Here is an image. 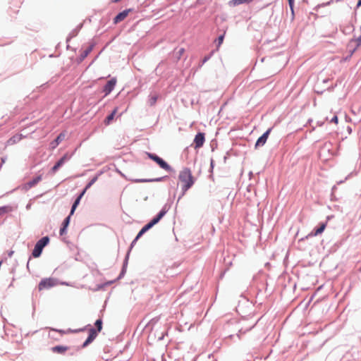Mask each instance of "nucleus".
<instances>
[{"mask_svg": "<svg viewBox=\"0 0 361 361\" xmlns=\"http://www.w3.org/2000/svg\"><path fill=\"white\" fill-rule=\"evenodd\" d=\"M178 179L182 183L183 194L189 190L195 183V178L190 169L185 168L180 171Z\"/></svg>", "mask_w": 361, "mask_h": 361, "instance_id": "1", "label": "nucleus"}, {"mask_svg": "<svg viewBox=\"0 0 361 361\" xmlns=\"http://www.w3.org/2000/svg\"><path fill=\"white\" fill-rule=\"evenodd\" d=\"M166 211L165 209H162L156 217H154L152 220H151L150 222H149L147 224H146L138 233L137 235L135 240L136 241L137 239H139L146 231H147L149 229H150L153 226L157 224L166 214Z\"/></svg>", "mask_w": 361, "mask_h": 361, "instance_id": "2", "label": "nucleus"}, {"mask_svg": "<svg viewBox=\"0 0 361 361\" xmlns=\"http://www.w3.org/2000/svg\"><path fill=\"white\" fill-rule=\"evenodd\" d=\"M49 238L48 236L43 237L38 240L32 250V256L35 258L39 257L42 254L43 248L49 243Z\"/></svg>", "mask_w": 361, "mask_h": 361, "instance_id": "3", "label": "nucleus"}, {"mask_svg": "<svg viewBox=\"0 0 361 361\" xmlns=\"http://www.w3.org/2000/svg\"><path fill=\"white\" fill-rule=\"evenodd\" d=\"M59 284L57 279L54 278H46L42 279L39 285L38 289L39 291L43 290L49 289L52 287H54Z\"/></svg>", "mask_w": 361, "mask_h": 361, "instance_id": "4", "label": "nucleus"}, {"mask_svg": "<svg viewBox=\"0 0 361 361\" xmlns=\"http://www.w3.org/2000/svg\"><path fill=\"white\" fill-rule=\"evenodd\" d=\"M148 157L153 161H154L161 169L166 171H171V166L161 158L154 154L147 153Z\"/></svg>", "mask_w": 361, "mask_h": 361, "instance_id": "5", "label": "nucleus"}, {"mask_svg": "<svg viewBox=\"0 0 361 361\" xmlns=\"http://www.w3.org/2000/svg\"><path fill=\"white\" fill-rule=\"evenodd\" d=\"M205 142V134L204 133H198L193 140L194 148L199 149L202 147Z\"/></svg>", "mask_w": 361, "mask_h": 361, "instance_id": "6", "label": "nucleus"}, {"mask_svg": "<svg viewBox=\"0 0 361 361\" xmlns=\"http://www.w3.org/2000/svg\"><path fill=\"white\" fill-rule=\"evenodd\" d=\"M117 82L116 78H114L109 80L105 86L104 87L103 92L105 93V95H108L111 93V92L114 90L116 84Z\"/></svg>", "mask_w": 361, "mask_h": 361, "instance_id": "7", "label": "nucleus"}, {"mask_svg": "<svg viewBox=\"0 0 361 361\" xmlns=\"http://www.w3.org/2000/svg\"><path fill=\"white\" fill-rule=\"evenodd\" d=\"M271 131V128H269L261 137L258 138L255 144V148L264 145Z\"/></svg>", "mask_w": 361, "mask_h": 361, "instance_id": "8", "label": "nucleus"}, {"mask_svg": "<svg viewBox=\"0 0 361 361\" xmlns=\"http://www.w3.org/2000/svg\"><path fill=\"white\" fill-rule=\"evenodd\" d=\"M133 10L131 8H128L126 10H124L123 11L119 13L114 18V23L117 24L123 20L126 19V18L128 16L129 13L131 12Z\"/></svg>", "mask_w": 361, "mask_h": 361, "instance_id": "9", "label": "nucleus"}, {"mask_svg": "<svg viewBox=\"0 0 361 361\" xmlns=\"http://www.w3.org/2000/svg\"><path fill=\"white\" fill-rule=\"evenodd\" d=\"M91 186H92V185L90 183H88L87 185V186L85 187V188L83 190V191L80 194V195L75 200V202H74V203H73V204L72 206V208H71V214H73L76 207H78V205L80 203V201L81 198L85 195V193L86 192L88 188H90Z\"/></svg>", "mask_w": 361, "mask_h": 361, "instance_id": "10", "label": "nucleus"}, {"mask_svg": "<svg viewBox=\"0 0 361 361\" xmlns=\"http://www.w3.org/2000/svg\"><path fill=\"white\" fill-rule=\"evenodd\" d=\"M25 137L22 134H16L6 141V146H11L19 142Z\"/></svg>", "mask_w": 361, "mask_h": 361, "instance_id": "11", "label": "nucleus"}, {"mask_svg": "<svg viewBox=\"0 0 361 361\" xmlns=\"http://www.w3.org/2000/svg\"><path fill=\"white\" fill-rule=\"evenodd\" d=\"M97 331L95 329H91L90 330L89 336H88L87 338L86 339V341L82 344V347L85 348L88 344L92 343L93 341V340L97 337Z\"/></svg>", "mask_w": 361, "mask_h": 361, "instance_id": "12", "label": "nucleus"}, {"mask_svg": "<svg viewBox=\"0 0 361 361\" xmlns=\"http://www.w3.org/2000/svg\"><path fill=\"white\" fill-rule=\"evenodd\" d=\"M65 137H66L65 133H60L57 136V137L50 143L51 148H53V149L56 148L59 145V143L65 139Z\"/></svg>", "mask_w": 361, "mask_h": 361, "instance_id": "13", "label": "nucleus"}, {"mask_svg": "<svg viewBox=\"0 0 361 361\" xmlns=\"http://www.w3.org/2000/svg\"><path fill=\"white\" fill-rule=\"evenodd\" d=\"M326 226V223H322L319 225V227L314 230V232H312L308 235V236H317L318 235H320L324 232Z\"/></svg>", "mask_w": 361, "mask_h": 361, "instance_id": "14", "label": "nucleus"}, {"mask_svg": "<svg viewBox=\"0 0 361 361\" xmlns=\"http://www.w3.org/2000/svg\"><path fill=\"white\" fill-rule=\"evenodd\" d=\"M42 180V176H37L36 178H35L33 180L27 182L25 185V188L26 190H28L32 187H34L35 185H37L40 180Z\"/></svg>", "mask_w": 361, "mask_h": 361, "instance_id": "15", "label": "nucleus"}, {"mask_svg": "<svg viewBox=\"0 0 361 361\" xmlns=\"http://www.w3.org/2000/svg\"><path fill=\"white\" fill-rule=\"evenodd\" d=\"M66 159V156L64 155L57 161V163L51 169L52 173H55L56 172V171L64 164Z\"/></svg>", "mask_w": 361, "mask_h": 361, "instance_id": "16", "label": "nucleus"}, {"mask_svg": "<svg viewBox=\"0 0 361 361\" xmlns=\"http://www.w3.org/2000/svg\"><path fill=\"white\" fill-rule=\"evenodd\" d=\"M68 350V347L63 345H56L51 348V351L55 353L63 354Z\"/></svg>", "mask_w": 361, "mask_h": 361, "instance_id": "17", "label": "nucleus"}, {"mask_svg": "<svg viewBox=\"0 0 361 361\" xmlns=\"http://www.w3.org/2000/svg\"><path fill=\"white\" fill-rule=\"evenodd\" d=\"M118 111V107H115L110 115H109L104 120V124L108 126L114 120L115 115Z\"/></svg>", "mask_w": 361, "mask_h": 361, "instance_id": "18", "label": "nucleus"}, {"mask_svg": "<svg viewBox=\"0 0 361 361\" xmlns=\"http://www.w3.org/2000/svg\"><path fill=\"white\" fill-rule=\"evenodd\" d=\"M93 47H94V45L91 44V45L88 46L85 49L82 51V52L80 54L81 60H83L85 58H86L90 54V53L93 49Z\"/></svg>", "mask_w": 361, "mask_h": 361, "instance_id": "19", "label": "nucleus"}, {"mask_svg": "<svg viewBox=\"0 0 361 361\" xmlns=\"http://www.w3.org/2000/svg\"><path fill=\"white\" fill-rule=\"evenodd\" d=\"M71 215L72 214H70V215L65 219L63 223V227L60 229V235H63L66 233V229L70 223V219Z\"/></svg>", "mask_w": 361, "mask_h": 361, "instance_id": "20", "label": "nucleus"}, {"mask_svg": "<svg viewBox=\"0 0 361 361\" xmlns=\"http://www.w3.org/2000/svg\"><path fill=\"white\" fill-rule=\"evenodd\" d=\"M252 1H253V0H232L231 4L235 6L241 4H250Z\"/></svg>", "mask_w": 361, "mask_h": 361, "instance_id": "21", "label": "nucleus"}, {"mask_svg": "<svg viewBox=\"0 0 361 361\" xmlns=\"http://www.w3.org/2000/svg\"><path fill=\"white\" fill-rule=\"evenodd\" d=\"M225 34H226V31L224 32V33L220 35L217 39H216V42H217V45H216V50L218 51L220 46L222 44L223 42H224V37H225Z\"/></svg>", "mask_w": 361, "mask_h": 361, "instance_id": "22", "label": "nucleus"}, {"mask_svg": "<svg viewBox=\"0 0 361 361\" xmlns=\"http://www.w3.org/2000/svg\"><path fill=\"white\" fill-rule=\"evenodd\" d=\"M157 99H158L157 94H154V95L150 96V97L149 99V105L154 106L156 104Z\"/></svg>", "mask_w": 361, "mask_h": 361, "instance_id": "23", "label": "nucleus"}, {"mask_svg": "<svg viewBox=\"0 0 361 361\" xmlns=\"http://www.w3.org/2000/svg\"><path fill=\"white\" fill-rule=\"evenodd\" d=\"M95 326L97 329V331H101L102 329V319H97L95 322Z\"/></svg>", "mask_w": 361, "mask_h": 361, "instance_id": "24", "label": "nucleus"}, {"mask_svg": "<svg viewBox=\"0 0 361 361\" xmlns=\"http://www.w3.org/2000/svg\"><path fill=\"white\" fill-rule=\"evenodd\" d=\"M162 180V178H157V179H154V180L155 181H160ZM152 180H146V179H140V180H136L135 182L137 183H144V182H148V181H152Z\"/></svg>", "mask_w": 361, "mask_h": 361, "instance_id": "25", "label": "nucleus"}, {"mask_svg": "<svg viewBox=\"0 0 361 361\" xmlns=\"http://www.w3.org/2000/svg\"><path fill=\"white\" fill-rule=\"evenodd\" d=\"M330 123H334L335 124H338V118L336 114H335L334 116H333V118L330 120Z\"/></svg>", "mask_w": 361, "mask_h": 361, "instance_id": "26", "label": "nucleus"}, {"mask_svg": "<svg viewBox=\"0 0 361 361\" xmlns=\"http://www.w3.org/2000/svg\"><path fill=\"white\" fill-rule=\"evenodd\" d=\"M97 179V177H94V178H93L90 180V182L89 183H90L91 185H93V184L96 182Z\"/></svg>", "mask_w": 361, "mask_h": 361, "instance_id": "27", "label": "nucleus"}, {"mask_svg": "<svg viewBox=\"0 0 361 361\" xmlns=\"http://www.w3.org/2000/svg\"><path fill=\"white\" fill-rule=\"evenodd\" d=\"M293 1L294 0H288V3L290 5V8L293 10Z\"/></svg>", "mask_w": 361, "mask_h": 361, "instance_id": "28", "label": "nucleus"}, {"mask_svg": "<svg viewBox=\"0 0 361 361\" xmlns=\"http://www.w3.org/2000/svg\"><path fill=\"white\" fill-rule=\"evenodd\" d=\"M210 56H205L203 59V63H205L207 61H208L209 59Z\"/></svg>", "mask_w": 361, "mask_h": 361, "instance_id": "29", "label": "nucleus"}, {"mask_svg": "<svg viewBox=\"0 0 361 361\" xmlns=\"http://www.w3.org/2000/svg\"><path fill=\"white\" fill-rule=\"evenodd\" d=\"M357 6H361V0H359L358 2H357Z\"/></svg>", "mask_w": 361, "mask_h": 361, "instance_id": "30", "label": "nucleus"}, {"mask_svg": "<svg viewBox=\"0 0 361 361\" xmlns=\"http://www.w3.org/2000/svg\"><path fill=\"white\" fill-rule=\"evenodd\" d=\"M13 252L11 251L10 253H9V256L11 257L12 255H13Z\"/></svg>", "mask_w": 361, "mask_h": 361, "instance_id": "31", "label": "nucleus"}]
</instances>
